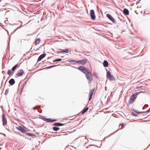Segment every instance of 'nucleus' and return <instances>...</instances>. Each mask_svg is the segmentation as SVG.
<instances>
[{"instance_id":"1","label":"nucleus","mask_w":150,"mask_h":150,"mask_svg":"<svg viewBox=\"0 0 150 150\" xmlns=\"http://www.w3.org/2000/svg\"><path fill=\"white\" fill-rule=\"evenodd\" d=\"M139 93L138 92H135L131 96L128 101L129 104H132L134 103L137 97V95Z\"/></svg>"},{"instance_id":"2","label":"nucleus","mask_w":150,"mask_h":150,"mask_svg":"<svg viewBox=\"0 0 150 150\" xmlns=\"http://www.w3.org/2000/svg\"><path fill=\"white\" fill-rule=\"evenodd\" d=\"M69 62H75L79 63L82 65H83L86 64L87 62V60L86 59H83L82 60H71L69 61Z\"/></svg>"},{"instance_id":"3","label":"nucleus","mask_w":150,"mask_h":150,"mask_svg":"<svg viewBox=\"0 0 150 150\" xmlns=\"http://www.w3.org/2000/svg\"><path fill=\"white\" fill-rule=\"evenodd\" d=\"M78 69L82 71L86 75L89 73V69L86 68L83 66H80L78 68Z\"/></svg>"},{"instance_id":"4","label":"nucleus","mask_w":150,"mask_h":150,"mask_svg":"<svg viewBox=\"0 0 150 150\" xmlns=\"http://www.w3.org/2000/svg\"><path fill=\"white\" fill-rule=\"evenodd\" d=\"M86 77L88 81V82L90 84L93 80V75L90 72L86 75Z\"/></svg>"},{"instance_id":"5","label":"nucleus","mask_w":150,"mask_h":150,"mask_svg":"<svg viewBox=\"0 0 150 150\" xmlns=\"http://www.w3.org/2000/svg\"><path fill=\"white\" fill-rule=\"evenodd\" d=\"M90 16L92 20H93L95 19L96 16L95 15L94 10L93 9L91 10Z\"/></svg>"},{"instance_id":"6","label":"nucleus","mask_w":150,"mask_h":150,"mask_svg":"<svg viewBox=\"0 0 150 150\" xmlns=\"http://www.w3.org/2000/svg\"><path fill=\"white\" fill-rule=\"evenodd\" d=\"M2 118L3 125L4 126L6 125L7 124V119L6 117V115L4 113L3 114Z\"/></svg>"},{"instance_id":"7","label":"nucleus","mask_w":150,"mask_h":150,"mask_svg":"<svg viewBox=\"0 0 150 150\" xmlns=\"http://www.w3.org/2000/svg\"><path fill=\"white\" fill-rule=\"evenodd\" d=\"M17 129L19 131L21 132L22 133H25L27 131L26 129H24L23 127L21 126H20L18 127H16Z\"/></svg>"},{"instance_id":"8","label":"nucleus","mask_w":150,"mask_h":150,"mask_svg":"<svg viewBox=\"0 0 150 150\" xmlns=\"http://www.w3.org/2000/svg\"><path fill=\"white\" fill-rule=\"evenodd\" d=\"M107 17L110 21H111L114 23H115V19L109 14H106Z\"/></svg>"},{"instance_id":"9","label":"nucleus","mask_w":150,"mask_h":150,"mask_svg":"<svg viewBox=\"0 0 150 150\" xmlns=\"http://www.w3.org/2000/svg\"><path fill=\"white\" fill-rule=\"evenodd\" d=\"M24 74V72L23 70L22 69H20L19 71L17 72L16 75L18 77L21 76H22Z\"/></svg>"},{"instance_id":"10","label":"nucleus","mask_w":150,"mask_h":150,"mask_svg":"<svg viewBox=\"0 0 150 150\" xmlns=\"http://www.w3.org/2000/svg\"><path fill=\"white\" fill-rule=\"evenodd\" d=\"M59 50H60V51L57 52V53L59 54L61 52H63L65 53H69V49H59Z\"/></svg>"},{"instance_id":"11","label":"nucleus","mask_w":150,"mask_h":150,"mask_svg":"<svg viewBox=\"0 0 150 150\" xmlns=\"http://www.w3.org/2000/svg\"><path fill=\"white\" fill-rule=\"evenodd\" d=\"M46 56V54L45 53L39 56L38 59V62L41 61L43 58Z\"/></svg>"},{"instance_id":"12","label":"nucleus","mask_w":150,"mask_h":150,"mask_svg":"<svg viewBox=\"0 0 150 150\" xmlns=\"http://www.w3.org/2000/svg\"><path fill=\"white\" fill-rule=\"evenodd\" d=\"M129 11L128 9L126 8H125L123 10V13L125 16L128 15L129 14Z\"/></svg>"},{"instance_id":"13","label":"nucleus","mask_w":150,"mask_h":150,"mask_svg":"<svg viewBox=\"0 0 150 150\" xmlns=\"http://www.w3.org/2000/svg\"><path fill=\"white\" fill-rule=\"evenodd\" d=\"M8 83L10 85L12 86L15 84V81L14 79H11L9 81Z\"/></svg>"},{"instance_id":"14","label":"nucleus","mask_w":150,"mask_h":150,"mask_svg":"<svg viewBox=\"0 0 150 150\" xmlns=\"http://www.w3.org/2000/svg\"><path fill=\"white\" fill-rule=\"evenodd\" d=\"M64 124L60 123L59 122H55L53 125V126H55L59 127L64 125Z\"/></svg>"},{"instance_id":"15","label":"nucleus","mask_w":150,"mask_h":150,"mask_svg":"<svg viewBox=\"0 0 150 150\" xmlns=\"http://www.w3.org/2000/svg\"><path fill=\"white\" fill-rule=\"evenodd\" d=\"M88 109V107H85L83 110L79 113V114H80L81 113V114H83L85 112H86Z\"/></svg>"},{"instance_id":"16","label":"nucleus","mask_w":150,"mask_h":150,"mask_svg":"<svg viewBox=\"0 0 150 150\" xmlns=\"http://www.w3.org/2000/svg\"><path fill=\"white\" fill-rule=\"evenodd\" d=\"M103 65L105 67H108V62L105 60L103 62Z\"/></svg>"},{"instance_id":"17","label":"nucleus","mask_w":150,"mask_h":150,"mask_svg":"<svg viewBox=\"0 0 150 150\" xmlns=\"http://www.w3.org/2000/svg\"><path fill=\"white\" fill-rule=\"evenodd\" d=\"M40 40L39 38H38L36 39L35 41V45H36L40 43Z\"/></svg>"},{"instance_id":"18","label":"nucleus","mask_w":150,"mask_h":150,"mask_svg":"<svg viewBox=\"0 0 150 150\" xmlns=\"http://www.w3.org/2000/svg\"><path fill=\"white\" fill-rule=\"evenodd\" d=\"M94 91H95V89H92V90H91L90 91V92L89 93V96H92L93 95V93H94Z\"/></svg>"},{"instance_id":"19","label":"nucleus","mask_w":150,"mask_h":150,"mask_svg":"<svg viewBox=\"0 0 150 150\" xmlns=\"http://www.w3.org/2000/svg\"><path fill=\"white\" fill-rule=\"evenodd\" d=\"M18 65V64H16L14 67H13L12 68L11 70L12 71H14L16 68H17Z\"/></svg>"},{"instance_id":"20","label":"nucleus","mask_w":150,"mask_h":150,"mask_svg":"<svg viewBox=\"0 0 150 150\" xmlns=\"http://www.w3.org/2000/svg\"><path fill=\"white\" fill-rule=\"evenodd\" d=\"M25 134L26 135H28L29 136H35V135L34 134H33L32 133H28V132L25 133Z\"/></svg>"},{"instance_id":"21","label":"nucleus","mask_w":150,"mask_h":150,"mask_svg":"<svg viewBox=\"0 0 150 150\" xmlns=\"http://www.w3.org/2000/svg\"><path fill=\"white\" fill-rule=\"evenodd\" d=\"M59 129V128L57 127H52L53 130L55 131H58Z\"/></svg>"},{"instance_id":"22","label":"nucleus","mask_w":150,"mask_h":150,"mask_svg":"<svg viewBox=\"0 0 150 150\" xmlns=\"http://www.w3.org/2000/svg\"><path fill=\"white\" fill-rule=\"evenodd\" d=\"M108 78L109 79V80H110L114 81L115 80V78L112 75H111L110 76L108 77Z\"/></svg>"},{"instance_id":"23","label":"nucleus","mask_w":150,"mask_h":150,"mask_svg":"<svg viewBox=\"0 0 150 150\" xmlns=\"http://www.w3.org/2000/svg\"><path fill=\"white\" fill-rule=\"evenodd\" d=\"M111 75L110 72V71H108L107 72V78H108V77H109Z\"/></svg>"},{"instance_id":"24","label":"nucleus","mask_w":150,"mask_h":150,"mask_svg":"<svg viewBox=\"0 0 150 150\" xmlns=\"http://www.w3.org/2000/svg\"><path fill=\"white\" fill-rule=\"evenodd\" d=\"M62 60V59H56L55 60H53V62H59V61H61Z\"/></svg>"},{"instance_id":"25","label":"nucleus","mask_w":150,"mask_h":150,"mask_svg":"<svg viewBox=\"0 0 150 150\" xmlns=\"http://www.w3.org/2000/svg\"><path fill=\"white\" fill-rule=\"evenodd\" d=\"M13 73L12 74L11 70L10 69L8 70L7 71V74L9 75H12Z\"/></svg>"},{"instance_id":"26","label":"nucleus","mask_w":150,"mask_h":150,"mask_svg":"<svg viewBox=\"0 0 150 150\" xmlns=\"http://www.w3.org/2000/svg\"><path fill=\"white\" fill-rule=\"evenodd\" d=\"M41 108L40 105L36 106L35 107L33 108V110L36 109L38 108Z\"/></svg>"},{"instance_id":"27","label":"nucleus","mask_w":150,"mask_h":150,"mask_svg":"<svg viewBox=\"0 0 150 150\" xmlns=\"http://www.w3.org/2000/svg\"><path fill=\"white\" fill-rule=\"evenodd\" d=\"M124 127V124H121L120 125L119 128L120 129H122L123 127Z\"/></svg>"},{"instance_id":"28","label":"nucleus","mask_w":150,"mask_h":150,"mask_svg":"<svg viewBox=\"0 0 150 150\" xmlns=\"http://www.w3.org/2000/svg\"><path fill=\"white\" fill-rule=\"evenodd\" d=\"M52 120L51 118H47V120H46V121L50 122H52Z\"/></svg>"},{"instance_id":"29","label":"nucleus","mask_w":150,"mask_h":150,"mask_svg":"<svg viewBox=\"0 0 150 150\" xmlns=\"http://www.w3.org/2000/svg\"><path fill=\"white\" fill-rule=\"evenodd\" d=\"M56 66V65L46 67L45 68H46L47 69H50V68H52L53 67H54Z\"/></svg>"},{"instance_id":"30","label":"nucleus","mask_w":150,"mask_h":150,"mask_svg":"<svg viewBox=\"0 0 150 150\" xmlns=\"http://www.w3.org/2000/svg\"><path fill=\"white\" fill-rule=\"evenodd\" d=\"M131 115H132V116H134L135 117H137V116H138V115L137 114H135V113H134V112H132L131 113Z\"/></svg>"},{"instance_id":"31","label":"nucleus","mask_w":150,"mask_h":150,"mask_svg":"<svg viewBox=\"0 0 150 150\" xmlns=\"http://www.w3.org/2000/svg\"><path fill=\"white\" fill-rule=\"evenodd\" d=\"M26 84V83H25L24 84H23V86H22V88H21V94L22 92V91H23V88H24V86Z\"/></svg>"},{"instance_id":"32","label":"nucleus","mask_w":150,"mask_h":150,"mask_svg":"<svg viewBox=\"0 0 150 150\" xmlns=\"http://www.w3.org/2000/svg\"><path fill=\"white\" fill-rule=\"evenodd\" d=\"M8 91H9V90L8 89H7L6 90L5 93V95H7V94L8 93Z\"/></svg>"},{"instance_id":"33","label":"nucleus","mask_w":150,"mask_h":150,"mask_svg":"<svg viewBox=\"0 0 150 150\" xmlns=\"http://www.w3.org/2000/svg\"><path fill=\"white\" fill-rule=\"evenodd\" d=\"M95 146L96 147H98V146H97L95 145H89V146H88L87 147H86V148L87 149L88 148L89 146Z\"/></svg>"},{"instance_id":"34","label":"nucleus","mask_w":150,"mask_h":150,"mask_svg":"<svg viewBox=\"0 0 150 150\" xmlns=\"http://www.w3.org/2000/svg\"><path fill=\"white\" fill-rule=\"evenodd\" d=\"M42 119L43 120L45 121H46V120H47V118H46V117H45V116H43L42 117Z\"/></svg>"},{"instance_id":"35","label":"nucleus","mask_w":150,"mask_h":150,"mask_svg":"<svg viewBox=\"0 0 150 150\" xmlns=\"http://www.w3.org/2000/svg\"><path fill=\"white\" fill-rule=\"evenodd\" d=\"M92 96H89V99L88 100L89 101H90L92 99Z\"/></svg>"},{"instance_id":"36","label":"nucleus","mask_w":150,"mask_h":150,"mask_svg":"<svg viewBox=\"0 0 150 150\" xmlns=\"http://www.w3.org/2000/svg\"><path fill=\"white\" fill-rule=\"evenodd\" d=\"M57 121V119H53V120H52V121H51V122H54Z\"/></svg>"},{"instance_id":"37","label":"nucleus","mask_w":150,"mask_h":150,"mask_svg":"<svg viewBox=\"0 0 150 150\" xmlns=\"http://www.w3.org/2000/svg\"><path fill=\"white\" fill-rule=\"evenodd\" d=\"M9 25H18V24H17L16 23H14V24H9Z\"/></svg>"},{"instance_id":"38","label":"nucleus","mask_w":150,"mask_h":150,"mask_svg":"<svg viewBox=\"0 0 150 150\" xmlns=\"http://www.w3.org/2000/svg\"><path fill=\"white\" fill-rule=\"evenodd\" d=\"M146 112V111L145 112H140V114H143V113H145Z\"/></svg>"},{"instance_id":"39","label":"nucleus","mask_w":150,"mask_h":150,"mask_svg":"<svg viewBox=\"0 0 150 150\" xmlns=\"http://www.w3.org/2000/svg\"><path fill=\"white\" fill-rule=\"evenodd\" d=\"M144 106L146 107H147L148 106V104H145Z\"/></svg>"},{"instance_id":"40","label":"nucleus","mask_w":150,"mask_h":150,"mask_svg":"<svg viewBox=\"0 0 150 150\" xmlns=\"http://www.w3.org/2000/svg\"><path fill=\"white\" fill-rule=\"evenodd\" d=\"M140 88H142V89H144V88H145V87H144V86H141V87H140Z\"/></svg>"},{"instance_id":"41","label":"nucleus","mask_w":150,"mask_h":150,"mask_svg":"<svg viewBox=\"0 0 150 150\" xmlns=\"http://www.w3.org/2000/svg\"><path fill=\"white\" fill-rule=\"evenodd\" d=\"M7 49H8V50H7L8 51H9V46H8V47Z\"/></svg>"},{"instance_id":"42","label":"nucleus","mask_w":150,"mask_h":150,"mask_svg":"<svg viewBox=\"0 0 150 150\" xmlns=\"http://www.w3.org/2000/svg\"><path fill=\"white\" fill-rule=\"evenodd\" d=\"M2 73L4 74L5 73V71H2Z\"/></svg>"},{"instance_id":"43","label":"nucleus","mask_w":150,"mask_h":150,"mask_svg":"<svg viewBox=\"0 0 150 150\" xmlns=\"http://www.w3.org/2000/svg\"><path fill=\"white\" fill-rule=\"evenodd\" d=\"M0 134H1L3 135L5 137L6 136V135L5 134H1V133H0Z\"/></svg>"},{"instance_id":"44","label":"nucleus","mask_w":150,"mask_h":150,"mask_svg":"<svg viewBox=\"0 0 150 150\" xmlns=\"http://www.w3.org/2000/svg\"><path fill=\"white\" fill-rule=\"evenodd\" d=\"M94 76H95V77H96V78H97V75H96V74H94Z\"/></svg>"},{"instance_id":"45","label":"nucleus","mask_w":150,"mask_h":150,"mask_svg":"<svg viewBox=\"0 0 150 150\" xmlns=\"http://www.w3.org/2000/svg\"><path fill=\"white\" fill-rule=\"evenodd\" d=\"M134 111L136 113H137V111L136 110H134Z\"/></svg>"},{"instance_id":"46","label":"nucleus","mask_w":150,"mask_h":150,"mask_svg":"<svg viewBox=\"0 0 150 150\" xmlns=\"http://www.w3.org/2000/svg\"><path fill=\"white\" fill-rule=\"evenodd\" d=\"M140 113V112H138L137 111V113H138V114H140V113Z\"/></svg>"},{"instance_id":"47","label":"nucleus","mask_w":150,"mask_h":150,"mask_svg":"<svg viewBox=\"0 0 150 150\" xmlns=\"http://www.w3.org/2000/svg\"><path fill=\"white\" fill-rule=\"evenodd\" d=\"M7 22H8V21L7 20V21H5V23L6 24V23H7Z\"/></svg>"},{"instance_id":"48","label":"nucleus","mask_w":150,"mask_h":150,"mask_svg":"<svg viewBox=\"0 0 150 150\" xmlns=\"http://www.w3.org/2000/svg\"><path fill=\"white\" fill-rule=\"evenodd\" d=\"M144 107H143L142 108V109L143 110H144Z\"/></svg>"},{"instance_id":"49","label":"nucleus","mask_w":150,"mask_h":150,"mask_svg":"<svg viewBox=\"0 0 150 150\" xmlns=\"http://www.w3.org/2000/svg\"><path fill=\"white\" fill-rule=\"evenodd\" d=\"M22 26H23L22 25H21V26H20V27L19 28H21Z\"/></svg>"},{"instance_id":"50","label":"nucleus","mask_w":150,"mask_h":150,"mask_svg":"<svg viewBox=\"0 0 150 150\" xmlns=\"http://www.w3.org/2000/svg\"><path fill=\"white\" fill-rule=\"evenodd\" d=\"M108 23L110 25H112V24L110 23Z\"/></svg>"},{"instance_id":"51","label":"nucleus","mask_w":150,"mask_h":150,"mask_svg":"<svg viewBox=\"0 0 150 150\" xmlns=\"http://www.w3.org/2000/svg\"><path fill=\"white\" fill-rule=\"evenodd\" d=\"M38 112H39L40 113H41V112L40 111H39V110H38Z\"/></svg>"},{"instance_id":"52","label":"nucleus","mask_w":150,"mask_h":150,"mask_svg":"<svg viewBox=\"0 0 150 150\" xmlns=\"http://www.w3.org/2000/svg\"><path fill=\"white\" fill-rule=\"evenodd\" d=\"M54 5V4H53V5H52L51 6H53Z\"/></svg>"},{"instance_id":"53","label":"nucleus","mask_w":150,"mask_h":150,"mask_svg":"<svg viewBox=\"0 0 150 150\" xmlns=\"http://www.w3.org/2000/svg\"><path fill=\"white\" fill-rule=\"evenodd\" d=\"M7 33H8V34H9V33H8V31H7Z\"/></svg>"},{"instance_id":"54","label":"nucleus","mask_w":150,"mask_h":150,"mask_svg":"<svg viewBox=\"0 0 150 150\" xmlns=\"http://www.w3.org/2000/svg\"><path fill=\"white\" fill-rule=\"evenodd\" d=\"M5 78H5V77H4V79H5Z\"/></svg>"},{"instance_id":"55","label":"nucleus","mask_w":150,"mask_h":150,"mask_svg":"<svg viewBox=\"0 0 150 150\" xmlns=\"http://www.w3.org/2000/svg\"><path fill=\"white\" fill-rule=\"evenodd\" d=\"M6 81H6V82H5V84H6Z\"/></svg>"},{"instance_id":"56","label":"nucleus","mask_w":150,"mask_h":150,"mask_svg":"<svg viewBox=\"0 0 150 150\" xmlns=\"http://www.w3.org/2000/svg\"><path fill=\"white\" fill-rule=\"evenodd\" d=\"M50 58V57H48V59H49V58Z\"/></svg>"},{"instance_id":"57","label":"nucleus","mask_w":150,"mask_h":150,"mask_svg":"<svg viewBox=\"0 0 150 150\" xmlns=\"http://www.w3.org/2000/svg\"><path fill=\"white\" fill-rule=\"evenodd\" d=\"M1 23H0V25H1Z\"/></svg>"}]
</instances>
